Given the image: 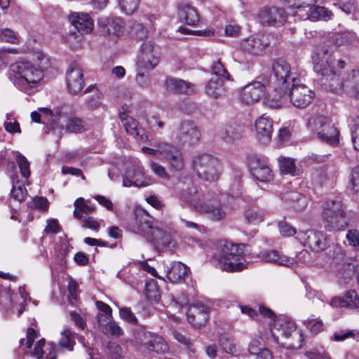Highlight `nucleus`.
I'll use <instances>...</instances> for the list:
<instances>
[{"instance_id": "1", "label": "nucleus", "mask_w": 359, "mask_h": 359, "mask_svg": "<svg viewBox=\"0 0 359 359\" xmlns=\"http://www.w3.org/2000/svg\"><path fill=\"white\" fill-rule=\"evenodd\" d=\"M176 189L182 201L197 212L205 215L211 221L219 222L226 218L228 208L222 204L206 203L204 195L198 192L190 177L180 180Z\"/></svg>"}, {"instance_id": "2", "label": "nucleus", "mask_w": 359, "mask_h": 359, "mask_svg": "<svg viewBox=\"0 0 359 359\" xmlns=\"http://www.w3.org/2000/svg\"><path fill=\"white\" fill-rule=\"evenodd\" d=\"M313 60L314 71L321 85L332 92L344 90V79L341 81L333 69L335 56L332 47L325 44L320 46L316 48Z\"/></svg>"}, {"instance_id": "3", "label": "nucleus", "mask_w": 359, "mask_h": 359, "mask_svg": "<svg viewBox=\"0 0 359 359\" xmlns=\"http://www.w3.org/2000/svg\"><path fill=\"white\" fill-rule=\"evenodd\" d=\"M8 76L18 90L31 95L38 90L43 72L40 67L29 61H18L9 66Z\"/></svg>"}, {"instance_id": "4", "label": "nucleus", "mask_w": 359, "mask_h": 359, "mask_svg": "<svg viewBox=\"0 0 359 359\" xmlns=\"http://www.w3.org/2000/svg\"><path fill=\"white\" fill-rule=\"evenodd\" d=\"M271 337L275 343L288 349H298L302 346L304 336L297 329L294 321L278 318L270 326Z\"/></svg>"}, {"instance_id": "5", "label": "nucleus", "mask_w": 359, "mask_h": 359, "mask_svg": "<svg viewBox=\"0 0 359 359\" xmlns=\"http://www.w3.org/2000/svg\"><path fill=\"white\" fill-rule=\"evenodd\" d=\"M243 244H233L225 242L220 245L219 252L215 255L218 267L227 272L240 271L245 269L248 262L245 259Z\"/></svg>"}, {"instance_id": "6", "label": "nucleus", "mask_w": 359, "mask_h": 359, "mask_svg": "<svg viewBox=\"0 0 359 359\" xmlns=\"http://www.w3.org/2000/svg\"><path fill=\"white\" fill-rule=\"evenodd\" d=\"M323 219L325 229L330 231H344L349 224L343 205L338 201H328L324 203Z\"/></svg>"}, {"instance_id": "7", "label": "nucleus", "mask_w": 359, "mask_h": 359, "mask_svg": "<svg viewBox=\"0 0 359 359\" xmlns=\"http://www.w3.org/2000/svg\"><path fill=\"white\" fill-rule=\"evenodd\" d=\"M192 164L197 175L205 181L217 180L222 172L220 161L210 154H203L195 156Z\"/></svg>"}, {"instance_id": "8", "label": "nucleus", "mask_w": 359, "mask_h": 359, "mask_svg": "<svg viewBox=\"0 0 359 359\" xmlns=\"http://www.w3.org/2000/svg\"><path fill=\"white\" fill-rule=\"evenodd\" d=\"M308 126L316 131L318 138L321 142L332 146L339 144V132L328 118L323 116L311 117L308 121Z\"/></svg>"}, {"instance_id": "9", "label": "nucleus", "mask_w": 359, "mask_h": 359, "mask_svg": "<svg viewBox=\"0 0 359 359\" xmlns=\"http://www.w3.org/2000/svg\"><path fill=\"white\" fill-rule=\"evenodd\" d=\"M272 72L275 77V86L281 89H289L299 79L296 72H292L290 64L282 59L273 61Z\"/></svg>"}, {"instance_id": "10", "label": "nucleus", "mask_w": 359, "mask_h": 359, "mask_svg": "<svg viewBox=\"0 0 359 359\" xmlns=\"http://www.w3.org/2000/svg\"><path fill=\"white\" fill-rule=\"evenodd\" d=\"M292 104L297 108H306L315 97V93L299 79L293 83L287 91Z\"/></svg>"}, {"instance_id": "11", "label": "nucleus", "mask_w": 359, "mask_h": 359, "mask_svg": "<svg viewBox=\"0 0 359 359\" xmlns=\"http://www.w3.org/2000/svg\"><path fill=\"white\" fill-rule=\"evenodd\" d=\"M160 57L154 44L150 41L142 43L137 55V67L139 70L149 72L159 63Z\"/></svg>"}, {"instance_id": "12", "label": "nucleus", "mask_w": 359, "mask_h": 359, "mask_svg": "<svg viewBox=\"0 0 359 359\" xmlns=\"http://www.w3.org/2000/svg\"><path fill=\"white\" fill-rule=\"evenodd\" d=\"M297 238L303 245L316 252H322L329 246L327 234L323 231L315 230L300 231Z\"/></svg>"}, {"instance_id": "13", "label": "nucleus", "mask_w": 359, "mask_h": 359, "mask_svg": "<svg viewBox=\"0 0 359 359\" xmlns=\"http://www.w3.org/2000/svg\"><path fill=\"white\" fill-rule=\"evenodd\" d=\"M296 14L303 20H310L311 22L327 21L333 15L332 11L327 8L315 5L313 3L297 5Z\"/></svg>"}, {"instance_id": "14", "label": "nucleus", "mask_w": 359, "mask_h": 359, "mask_svg": "<svg viewBox=\"0 0 359 359\" xmlns=\"http://www.w3.org/2000/svg\"><path fill=\"white\" fill-rule=\"evenodd\" d=\"M257 18L263 26L280 27L286 22L287 15L283 8L265 6L259 10Z\"/></svg>"}, {"instance_id": "15", "label": "nucleus", "mask_w": 359, "mask_h": 359, "mask_svg": "<svg viewBox=\"0 0 359 359\" xmlns=\"http://www.w3.org/2000/svg\"><path fill=\"white\" fill-rule=\"evenodd\" d=\"M38 110L39 112H42L44 116L49 117L48 121L50 122L53 130H55V128L63 130L65 125L72 114L71 107L67 105L58 107L53 110L43 107L39 108Z\"/></svg>"}, {"instance_id": "16", "label": "nucleus", "mask_w": 359, "mask_h": 359, "mask_svg": "<svg viewBox=\"0 0 359 359\" xmlns=\"http://www.w3.org/2000/svg\"><path fill=\"white\" fill-rule=\"evenodd\" d=\"M152 184V180L145 175L144 168L139 161L135 162L132 168H128L123 180V186L129 187L134 185L137 187H147Z\"/></svg>"}, {"instance_id": "17", "label": "nucleus", "mask_w": 359, "mask_h": 359, "mask_svg": "<svg viewBox=\"0 0 359 359\" xmlns=\"http://www.w3.org/2000/svg\"><path fill=\"white\" fill-rule=\"evenodd\" d=\"M201 135L198 127L194 122L186 121L180 124L176 139L182 146H192L199 142Z\"/></svg>"}, {"instance_id": "18", "label": "nucleus", "mask_w": 359, "mask_h": 359, "mask_svg": "<svg viewBox=\"0 0 359 359\" xmlns=\"http://www.w3.org/2000/svg\"><path fill=\"white\" fill-rule=\"evenodd\" d=\"M269 44V41L264 35L250 36L241 41L240 49L250 55L259 56L265 53Z\"/></svg>"}, {"instance_id": "19", "label": "nucleus", "mask_w": 359, "mask_h": 359, "mask_svg": "<svg viewBox=\"0 0 359 359\" xmlns=\"http://www.w3.org/2000/svg\"><path fill=\"white\" fill-rule=\"evenodd\" d=\"M161 158L164 159L171 169L180 171L184 165L182 154L175 146L167 142L161 146Z\"/></svg>"}, {"instance_id": "20", "label": "nucleus", "mask_w": 359, "mask_h": 359, "mask_svg": "<svg viewBox=\"0 0 359 359\" xmlns=\"http://www.w3.org/2000/svg\"><path fill=\"white\" fill-rule=\"evenodd\" d=\"M66 83L68 91L72 95H77L83 90L85 84L83 73L77 64H71L67 73Z\"/></svg>"}, {"instance_id": "21", "label": "nucleus", "mask_w": 359, "mask_h": 359, "mask_svg": "<svg viewBox=\"0 0 359 359\" xmlns=\"http://www.w3.org/2000/svg\"><path fill=\"white\" fill-rule=\"evenodd\" d=\"M154 219L146 211L138 210L135 212V231L143 234L148 238L153 234V231L157 228L154 227Z\"/></svg>"}, {"instance_id": "22", "label": "nucleus", "mask_w": 359, "mask_h": 359, "mask_svg": "<svg viewBox=\"0 0 359 359\" xmlns=\"http://www.w3.org/2000/svg\"><path fill=\"white\" fill-rule=\"evenodd\" d=\"M188 322L196 328L204 326L209 318L208 308L203 304L190 306L187 313Z\"/></svg>"}, {"instance_id": "23", "label": "nucleus", "mask_w": 359, "mask_h": 359, "mask_svg": "<svg viewBox=\"0 0 359 359\" xmlns=\"http://www.w3.org/2000/svg\"><path fill=\"white\" fill-rule=\"evenodd\" d=\"M255 127L258 141L263 144H268L271 140L273 130L272 119L263 115L256 120Z\"/></svg>"}, {"instance_id": "24", "label": "nucleus", "mask_w": 359, "mask_h": 359, "mask_svg": "<svg viewBox=\"0 0 359 359\" xmlns=\"http://www.w3.org/2000/svg\"><path fill=\"white\" fill-rule=\"evenodd\" d=\"M252 176L261 182H269L273 179V172L268 162L261 158H252L250 161Z\"/></svg>"}, {"instance_id": "25", "label": "nucleus", "mask_w": 359, "mask_h": 359, "mask_svg": "<svg viewBox=\"0 0 359 359\" xmlns=\"http://www.w3.org/2000/svg\"><path fill=\"white\" fill-rule=\"evenodd\" d=\"M265 84L260 81H252L247 84L242 90L241 97L243 102L251 104L257 102L263 96Z\"/></svg>"}, {"instance_id": "26", "label": "nucleus", "mask_w": 359, "mask_h": 359, "mask_svg": "<svg viewBox=\"0 0 359 359\" xmlns=\"http://www.w3.org/2000/svg\"><path fill=\"white\" fill-rule=\"evenodd\" d=\"M165 86L168 91L178 94L191 95L196 91L194 84L177 78H168Z\"/></svg>"}, {"instance_id": "27", "label": "nucleus", "mask_w": 359, "mask_h": 359, "mask_svg": "<svg viewBox=\"0 0 359 359\" xmlns=\"http://www.w3.org/2000/svg\"><path fill=\"white\" fill-rule=\"evenodd\" d=\"M69 21L81 34L90 33L93 29V21L86 13H74L70 15Z\"/></svg>"}, {"instance_id": "28", "label": "nucleus", "mask_w": 359, "mask_h": 359, "mask_svg": "<svg viewBox=\"0 0 359 359\" xmlns=\"http://www.w3.org/2000/svg\"><path fill=\"white\" fill-rule=\"evenodd\" d=\"M100 27L102 34L113 40L123 32L124 28L123 22L119 18H110L100 22Z\"/></svg>"}, {"instance_id": "29", "label": "nucleus", "mask_w": 359, "mask_h": 359, "mask_svg": "<svg viewBox=\"0 0 359 359\" xmlns=\"http://www.w3.org/2000/svg\"><path fill=\"white\" fill-rule=\"evenodd\" d=\"M289 89H281L275 86L274 89L269 92L265 97V104L271 109L282 107L288 98Z\"/></svg>"}, {"instance_id": "30", "label": "nucleus", "mask_w": 359, "mask_h": 359, "mask_svg": "<svg viewBox=\"0 0 359 359\" xmlns=\"http://www.w3.org/2000/svg\"><path fill=\"white\" fill-rule=\"evenodd\" d=\"M119 117L126 132L137 140H143L144 130L138 126L135 119L129 116L126 113L122 112Z\"/></svg>"}, {"instance_id": "31", "label": "nucleus", "mask_w": 359, "mask_h": 359, "mask_svg": "<svg viewBox=\"0 0 359 359\" xmlns=\"http://www.w3.org/2000/svg\"><path fill=\"white\" fill-rule=\"evenodd\" d=\"M149 239L158 251H163L174 245L172 244L170 235L158 228L153 231V234Z\"/></svg>"}, {"instance_id": "32", "label": "nucleus", "mask_w": 359, "mask_h": 359, "mask_svg": "<svg viewBox=\"0 0 359 359\" xmlns=\"http://www.w3.org/2000/svg\"><path fill=\"white\" fill-rule=\"evenodd\" d=\"M344 91L359 99V70H353L344 79Z\"/></svg>"}, {"instance_id": "33", "label": "nucleus", "mask_w": 359, "mask_h": 359, "mask_svg": "<svg viewBox=\"0 0 359 359\" xmlns=\"http://www.w3.org/2000/svg\"><path fill=\"white\" fill-rule=\"evenodd\" d=\"M221 78L213 77L205 86V94L212 99H218L224 95L225 89Z\"/></svg>"}, {"instance_id": "34", "label": "nucleus", "mask_w": 359, "mask_h": 359, "mask_svg": "<svg viewBox=\"0 0 359 359\" xmlns=\"http://www.w3.org/2000/svg\"><path fill=\"white\" fill-rule=\"evenodd\" d=\"M167 268V278L175 283L184 280L189 271L188 267L181 262H174L170 267Z\"/></svg>"}, {"instance_id": "35", "label": "nucleus", "mask_w": 359, "mask_h": 359, "mask_svg": "<svg viewBox=\"0 0 359 359\" xmlns=\"http://www.w3.org/2000/svg\"><path fill=\"white\" fill-rule=\"evenodd\" d=\"M179 15L182 21L189 25H195L199 21V15L196 9L187 4H182L178 7Z\"/></svg>"}, {"instance_id": "36", "label": "nucleus", "mask_w": 359, "mask_h": 359, "mask_svg": "<svg viewBox=\"0 0 359 359\" xmlns=\"http://www.w3.org/2000/svg\"><path fill=\"white\" fill-rule=\"evenodd\" d=\"M97 323L99 327L105 334H109L113 337H120L123 334V330L114 321L110 320H103L102 315H97Z\"/></svg>"}, {"instance_id": "37", "label": "nucleus", "mask_w": 359, "mask_h": 359, "mask_svg": "<svg viewBox=\"0 0 359 359\" xmlns=\"http://www.w3.org/2000/svg\"><path fill=\"white\" fill-rule=\"evenodd\" d=\"M262 257L265 262L286 266H292L294 263L293 258L280 255L276 250L263 252Z\"/></svg>"}, {"instance_id": "38", "label": "nucleus", "mask_w": 359, "mask_h": 359, "mask_svg": "<svg viewBox=\"0 0 359 359\" xmlns=\"http://www.w3.org/2000/svg\"><path fill=\"white\" fill-rule=\"evenodd\" d=\"M243 128L236 124L228 125L220 131V137L226 142L233 143L242 137Z\"/></svg>"}, {"instance_id": "39", "label": "nucleus", "mask_w": 359, "mask_h": 359, "mask_svg": "<svg viewBox=\"0 0 359 359\" xmlns=\"http://www.w3.org/2000/svg\"><path fill=\"white\" fill-rule=\"evenodd\" d=\"M150 343L146 350L154 352L157 354H165L169 351L168 344L165 339L158 334L153 332Z\"/></svg>"}, {"instance_id": "40", "label": "nucleus", "mask_w": 359, "mask_h": 359, "mask_svg": "<svg viewBox=\"0 0 359 359\" xmlns=\"http://www.w3.org/2000/svg\"><path fill=\"white\" fill-rule=\"evenodd\" d=\"M153 332L147 330L144 327L137 329L134 332V342L135 344L144 349L151 343V339Z\"/></svg>"}, {"instance_id": "41", "label": "nucleus", "mask_w": 359, "mask_h": 359, "mask_svg": "<svg viewBox=\"0 0 359 359\" xmlns=\"http://www.w3.org/2000/svg\"><path fill=\"white\" fill-rule=\"evenodd\" d=\"M75 209L74 216L78 219L84 217L83 214H89L95 210V207L88 205L83 198H79L74 202Z\"/></svg>"}, {"instance_id": "42", "label": "nucleus", "mask_w": 359, "mask_h": 359, "mask_svg": "<svg viewBox=\"0 0 359 359\" xmlns=\"http://www.w3.org/2000/svg\"><path fill=\"white\" fill-rule=\"evenodd\" d=\"M357 36L354 32H344L336 33L332 36V41L337 46H347L354 43Z\"/></svg>"}, {"instance_id": "43", "label": "nucleus", "mask_w": 359, "mask_h": 359, "mask_svg": "<svg viewBox=\"0 0 359 359\" xmlns=\"http://www.w3.org/2000/svg\"><path fill=\"white\" fill-rule=\"evenodd\" d=\"M244 217L249 224L257 225L263 222L265 213L259 208H250L245 211Z\"/></svg>"}, {"instance_id": "44", "label": "nucleus", "mask_w": 359, "mask_h": 359, "mask_svg": "<svg viewBox=\"0 0 359 359\" xmlns=\"http://www.w3.org/2000/svg\"><path fill=\"white\" fill-rule=\"evenodd\" d=\"M189 304V299L182 292H177L172 294L168 307L171 310L180 311L183 308L187 306Z\"/></svg>"}, {"instance_id": "45", "label": "nucleus", "mask_w": 359, "mask_h": 359, "mask_svg": "<svg viewBox=\"0 0 359 359\" xmlns=\"http://www.w3.org/2000/svg\"><path fill=\"white\" fill-rule=\"evenodd\" d=\"M280 169L285 174H290L292 175H297V168L294 159L280 156L278 158Z\"/></svg>"}, {"instance_id": "46", "label": "nucleus", "mask_w": 359, "mask_h": 359, "mask_svg": "<svg viewBox=\"0 0 359 359\" xmlns=\"http://www.w3.org/2000/svg\"><path fill=\"white\" fill-rule=\"evenodd\" d=\"M67 131L72 133H81L86 130V123L80 118L72 117L65 125Z\"/></svg>"}, {"instance_id": "47", "label": "nucleus", "mask_w": 359, "mask_h": 359, "mask_svg": "<svg viewBox=\"0 0 359 359\" xmlns=\"http://www.w3.org/2000/svg\"><path fill=\"white\" fill-rule=\"evenodd\" d=\"M59 344L61 347L66 348L69 351L73 350L75 344L74 333L68 328L61 332V337L59 340Z\"/></svg>"}, {"instance_id": "48", "label": "nucleus", "mask_w": 359, "mask_h": 359, "mask_svg": "<svg viewBox=\"0 0 359 359\" xmlns=\"http://www.w3.org/2000/svg\"><path fill=\"white\" fill-rule=\"evenodd\" d=\"M211 71L213 74L218 76L217 78H221L223 81L231 80V76L228 72L220 59L213 62L211 66Z\"/></svg>"}, {"instance_id": "49", "label": "nucleus", "mask_w": 359, "mask_h": 359, "mask_svg": "<svg viewBox=\"0 0 359 359\" xmlns=\"http://www.w3.org/2000/svg\"><path fill=\"white\" fill-rule=\"evenodd\" d=\"M304 324L313 334H317L323 330V320L320 318H316L313 315L305 320Z\"/></svg>"}, {"instance_id": "50", "label": "nucleus", "mask_w": 359, "mask_h": 359, "mask_svg": "<svg viewBox=\"0 0 359 359\" xmlns=\"http://www.w3.org/2000/svg\"><path fill=\"white\" fill-rule=\"evenodd\" d=\"M344 307L349 309L359 308V295L354 290H350L344 295Z\"/></svg>"}, {"instance_id": "51", "label": "nucleus", "mask_w": 359, "mask_h": 359, "mask_svg": "<svg viewBox=\"0 0 359 359\" xmlns=\"http://www.w3.org/2000/svg\"><path fill=\"white\" fill-rule=\"evenodd\" d=\"M11 195L13 198L19 202L25 201L27 195L26 188L23 185H21L18 180L15 181L14 178L13 179Z\"/></svg>"}, {"instance_id": "52", "label": "nucleus", "mask_w": 359, "mask_h": 359, "mask_svg": "<svg viewBox=\"0 0 359 359\" xmlns=\"http://www.w3.org/2000/svg\"><path fill=\"white\" fill-rule=\"evenodd\" d=\"M219 345L224 352L231 355L238 353V348L236 343L231 339L222 336L219 339Z\"/></svg>"}, {"instance_id": "53", "label": "nucleus", "mask_w": 359, "mask_h": 359, "mask_svg": "<svg viewBox=\"0 0 359 359\" xmlns=\"http://www.w3.org/2000/svg\"><path fill=\"white\" fill-rule=\"evenodd\" d=\"M15 160L18 165L21 175L25 179H28L30 175L29 163L28 160L20 153L17 154Z\"/></svg>"}, {"instance_id": "54", "label": "nucleus", "mask_w": 359, "mask_h": 359, "mask_svg": "<svg viewBox=\"0 0 359 359\" xmlns=\"http://www.w3.org/2000/svg\"><path fill=\"white\" fill-rule=\"evenodd\" d=\"M121 10L128 15L133 14L138 8L140 0H118Z\"/></svg>"}, {"instance_id": "55", "label": "nucleus", "mask_w": 359, "mask_h": 359, "mask_svg": "<svg viewBox=\"0 0 359 359\" xmlns=\"http://www.w3.org/2000/svg\"><path fill=\"white\" fill-rule=\"evenodd\" d=\"M145 294L148 300L158 302L160 298V293L157 285L154 283H147L145 287Z\"/></svg>"}, {"instance_id": "56", "label": "nucleus", "mask_w": 359, "mask_h": 359, "mask_svg": "<svg viewBox=\"0 0 359 359\" xmlns=\"http://www.w3.org/2000/svg\"><path fill=\"white\" fill-rule=\"evenodd\" d=\"M264 350H268L264 348V344L261 339H252L248 344V351L252 355H257Z\"/></svg>"}, {"instance_id": "57", "label": "nucleus", "mask_w": 359, "mask_h": 359, "mask_svg": "<svg viewBox=\"0 0 359 359\" xmlns=\"http://www.w3.org/2000/svg\"><path fill=\"white\" fill-rule=\"evenodd\" d=\"M0 41L11 43H18V35L10 29H1L0 32Z\"/></svg>"}, {"instance_id": "58", "label": "nucleus", "mask_w": 359, "mask_h": 359, "mask_svg": "<svg viewBox=\"0 0 359 359\" xmlns=\"http://www.w3.org/2000/svg\"><path fill=\"white\" fill-rule=\"evenodd\" d=\"M138 70L135 77L136 83L141 88H149L151 86V78L148 74H145L142 70Z\"/></svg>"}, {"instance_id": "59", "label": "nucleus", "mask_w": 359, "mask_h": 359, "mask_svg": "<svg viewBox=\"0 0 359 359\" xmlns=\"http://www.w3.org/2000/svg\"><path fill=\"white\" fill-rule=\"evenodd\" d=\"M36 337V332L33 328H28L27 331V339H22L20 340V345L23 346L25 345L27 350H29L32 348L33 341Z\"/></svg>"}, {"instance_id": "60", "label": "nucleus", "mask_w": 359, "mask_h": 359, "mask_svg": "<svg viewBox=\"0 0 359 359\" xmlns=\"http://www.w3.org/2000/svg\"><path fill=\"white\" fill-rule=\"evenodd\" d=\"M278 228L280 233L283 236H294L297 232L294 227L285 221L279 222Z\"/></svg>"}, {"instance_id": "61", "label": "nucleus", "mask_w": 359, "mask_h": 359, "mask_svg": "<svg viewBox=\"0 0 359 359\" xmlns=\"http://www.w3.org/2000/svg\"><path fill=\"white\" fill-rule=\"evenodd\" d=\"M241 31V27L237 23L231 22L226 25L224 29L225 34L230 37L238 36Z\"/></svg>"}, {"instance_id": "62", "label": "nucleus", "mask_w": 359, "mask_h": 359, "mask_svg": "<svg viewBox=\"0 0 359 359\" xmlns=\"http://www.w3.org/2000/svg\"><path fill=\"white\" fill-rule=\"evenodd\" d=\"M346 238L348 245L353 247L359 245V231L355 229H349L346 233Z\"/></svg>"}, {"instance_id": "63", "label": "nucleus", "mask_w": 359, "mask_h": 359, "mask_svg": "<svg viewBox=\"0 0 359 359\" xmlns=\"http://www.w3.org/2000/svg\"><path fill=\"white\" fill-rule=\"evenodd\" d=\"M120 316L129 323L137 324V319L128 308H121L119 311Z\"/></svg>"}, {"instance_id": "64", "label": "nucleus", "mask_w": 359, "mask_h": 359, "mask_svg": "<svg viewBox=\"0 0 359 359\" xmlns=\"http://www.w3.org/2000/svg\"><path fill=\"white\" fill-rule=\"evenodd\" d=\"M13 304V299L10 290H6L0 294V304H2L6 309H11Z\"/></svg>"}]
</instances>
